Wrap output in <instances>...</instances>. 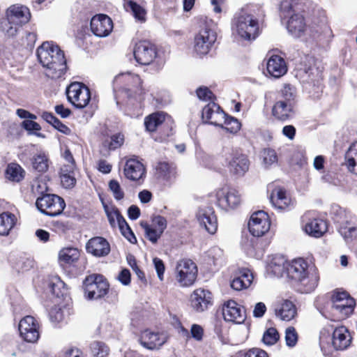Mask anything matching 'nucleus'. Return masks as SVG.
I'll return each mask as SVG.
<instances>
[{
  "label": "nucleus",
  "instance_id": "f257e3e1",
  "mask_svg": "<svg viewBox=\"0 0 357 357\" xmlns=\"http://www.w3.org/2000/svg\"><path fill=\"white\" fill-rule=\"evenodd\" d=\"M289 278L296 282L297 290L302 294L312 292L318 285L319 275L317 268L302 258L293 260L286 266Z\"/></svg>",
  "mask_w": 357,
  "mask_h": 357
},
{
  "label": "nucleus",
  "instance_id": "f03ea898",
  "mask_svg": "<svg viewBox=\"0 0 357 357\" xmlns=\"http://www.w3.org/2000/svg\"><path fill=\"white\" fill-rule=\"evenodd\" d=\"M37 57L45 74L52 79L61 77L67 70L66 60L63 52L51 42H44L37 49Z\"/></svg>",
  "mask_w": 357,
  "mask_h": 357
},
{
  "label": "nucleus",
  "instance_id": "7ed1b4c3",
  "mask_svg": "<svg viewBox=\"0 0 357 357\" xmlns=\"http://www.w3.org/2000/svg\"><path fill=\"white\" fill-rule=\"evenodd\" d=\"M303 2L299 0H284L280 5L282 18H288L287 29L295 37H300L305 29L304 17L300 14L305 11Z\"/></svg>",
  "mask_w": 357,
  "mask_h": 357
},
{
  "label": "nucleus",
  "instance_id": "20e7f679",
  "mask_svg": "<svg viewBox=\"0 0 357 357\" xmlns=\"http://www.w3.org/2000/svg\"><path fill=\"white\" fill-rule=\"evenodd\" d=\"M142 81L137 75L130 73H121L116 76L113 81V91L116 103L124 99L136 98V95L142 93Z\"/></svg>",
  "mask_w": 357,
  "mask_h": 357
},
{
  "label": "nucleus",
  "instance_id": "39448f33",
  "mask_svg": "<svg viewBox=\"0 0 357 357\" xmlns=\"http://www.w3.org/2000/svg\"><path fill=\"white\" fill-rule=\"evenodd\" d=\"M31 18L29 9L22 5L10 6L6 10V20L1 22V29L8 36H15Z\"/></svg>",
  "mask_w": 357,
  "mask_h": 357
},
{
  "label": "nucleus",
  "instance_id": "423d86ee",
  "mask_svg": "<svg viewBox=\"0 0 357 357\" xmlns=\"http://www.w3.org/2000/svg\"><path fill=\"white\" fill-rule=\"evenodd\" d=\"M234 26L237 35L243 40H255L259 35L257 20L245 10H242L234 17Z\"/></svg>",
  "mask_w": 357,
  "mask_h": 357
},
{
  "label": "nucleus",
  "instance_id": "0eeeda50",
  "mask_svg": "<svg viewBox=\"0 0 357 357\" xmlns=\"http://www.w3.org/2000/svg\"><path fill=\"white\" fill-rule=\"evenodd\" d=\"M215 24L212 21H206L201 26L194 40V50L197 54L205 55L208 53L217 39Z\"/></svg>",
  "mask_w": 357,
  "mask_h": 357
},
{
  "label": "nucleus",
  "instance_id": "6e6552de",
  "mask_svg": "<svg viewBox=\"0 0 357 357\" xmlns=\"http://www.w3.org/2000/svg\"><path fill=\"white\" fill-rule=\"evenodd\" d=\"M84 284L85 294L90 300L105 296L109 290V284L102 275L93 274L88 276Z\"/></svg>",
  "mask_w": 357,
  "mask_h": 357
},
{
  "label": "nucleus",
  "instance_id": "1a4fd4ad",
  "mask_svg": "<svg viewBox=\"0 0 357 357\" xmlns=\"http://www.w3.org/2000/svg\"><path fill=\"white\" fill-rule=\"evenodd\" d=\"M197 267L189 259L179 260L176 266V278L182 287H189L194 284L197 277Z\"/></svg>",
  "mask_w": 357,
  "mask_h": 357
},
{
  "label": "nucleus",
  "instance_id": "9d476101",
  "mask_svg": "<svg viewBox=\"0 0 357 357\" xmlns=\"http://www.w3.org/2000/svg\"><path fill=\"white\" fill-rule=\"evenodd\" d=\"M36 205L41 213L53 217L62 213L66 203L63 199L58 195L46 194L37 199Z\"/></svg>",
  "mask_w": 357,
  "mask_h": 357
},
{
  "label": "nucleus",
  "instance_id": "9b49d317",
  "mask_svg": "<svg viewBox=\"0 0 357 357\" xmlns=\"http://www.w3.org/2000/svg\"><path fill=\"white\" fill-rule=\"evenodd\" d=\"M67 99L75 107L83 109L91 100L89 89L80 82L70 84L66 89Z\"/></svg>",
  "mask_w": 357,
  "mask_h": 357
},
{
  "label": "nucleus",
  "instance_id": "f8f14e48",
  "mask_svg": "<svg viewBox=\"0 0 357 357\" xmlns=\"http://www.w3.org/2000/svg\"><path fill=\"white\" fill-rule=\"evenodd\" d=\"M226 162L229 174L236 178L243 176L249 169L248 156L238 151L229 153L226 157Z\"/></svg>",
  "mask_w": 357,
  "mask_h": 357
},
{
  "label": "nucleus",
  "instance_id": "ddd939ff",
  "mask_svg": "<svg viewBox=\"0 0 357 357\" xmlns=\"http://www.w3.org/2000/svg\"><path fill=\"white\" fill-rule=\"evenodd\" d=\"M332 301L333 312L340 319H345L352 314L356 305L355 300L345 291L334 294Z\"/></svg>",
  "mask_w": 357,
  "mask_h": 357
},
{
  "label": "nucleus",
  "instance_id": "4468645a",
  "mask_svg": "<svg viewBox=\"0 0 357 357\" xmlns=\"http://www.w3.org/2000/svg\"><path fill=\"white\" fill-rule=\"evenodd\" d=\"M271 222L268 214L264 211H258L252 214L248 222L250 233L256 237L264 236L270 229Z\"/></svg>",
  "mask_w": 357,
  "mask_h": 357
},
{
  "label": "nucleus",
  "instance_id": "2eb2a0df",
  "mask_svg": "<svg viewBox=\"0 0 357 357\" xmlns=\"http://www.w3.org/2000/svg\"><path fill=\"white\" fill-rule=\"evenodd\" d=\"M134 56L137 63L149 65L157 56L156 47L149 41H140L135 45Z\"/></svg>",
  "mask_w": 357,
  "mask_h": 357
},
{
  "label": "nucleus",
  "instance_id": "dca6fc26",
  "mask_svg": "<svg viewBox=\"0 0 357 357\" xmlns=\"http://www.w3.org/2000/svg\"><path fill=\"white\" fill-rule=\"evenodd\" d=\"M20 336L28 342H36L40 336L39 325L32 316H26L19 323Z\"/></svg>",
  "mask_w": 357,
  "mask_h": 357
},
{
  "label": "nucleus",
  "instance_id": "f3484780",
  "mask_svg": "<svg viewBox=\"0 0 357 357\" xmlns=\"http://www.w3.org/2000/svg\"><path fill=\"white\" fill-rule=\"evenodd\" d=\"M196 218L199 225L204 227L209 234H213L218 229V220L214 209L211 206L199 208Z\"/></svg>",
  "mask_w": 357,
  "mask_h": 357
},
{
  "label": "nucleus",
  "instance_id": "a211bd4d",
  "mask_svg": "<svg viewBox=\"0 0 357 357\" xmlns=\"http://www.w3.org/2000/svg\"><path fill=\"white\" fill-rule=\"evenodd\" d=\"M92 33L100 38L107 36L113 29V22L109 17L104 14L93 16L91 20Z\"/></svg>",
  "mask_w": 357,
  "mask_h": 357
},
{
  "label": "nucleus",
  "instance_id": "6ab92c4d",
  "mask_svg": "<svg viewBox=\"0 0 357 357\" xmlns=\"http://www.w3.org/2000/svg\"><path fill=\"white\" fill-rule=\"evenodd\" d=\"M202 116L204 123L222 127L225 113L218 105L211 102L203 108Z\"/></svg>",
  "mask_w": 357,
  "mask_h": 357
},
{
  "label": "nucleus",
  "instance_id": "aec40b11",
  "mask_svg": "<svg viewBox=\"0 0 357 357\" xmlns=\"http://www.w3.org/2000/svg\"><path fill=\"white\" fill-rule=\"evenodd\" d=\"M222 314L225 321L238 324L243 323L246 318L243 307L233 300H229L224 304Z\"/></svg>",
  "mask_w": 357,
  "mask_h": 357
},
{
  "label": "nucleus",
  "instance_id": "412c9836",
  "mask_svg": "<svg viewBox=\"0 0 357 357\" xmlns=\"http://www.w3.org/2000/svg\"><path fill=\"white\" fill-rule=\"evenodd\" d=\"M167 340V337L165 334L147 329L142 333L139 342L144 348L155 349L163 345Z\"/></svg>",
  "mask_w": 357,
  "mask_h": 357
},
{
  "label": "nucleus",
  "instance_id": "4be33fe9",
  "mask_svg": "<svg viewBox=\"0 0 357 357\" xmlns=\"http://www.w3.org/2000/svg\"><path fill=\"white\" fill-rule=\"evenodd\" d=\"M86 252L97 257H102L109 255L111 248L109 242L103 237L91 238L86 244Z\"/></svg>",
  "mask_w": 357,
  "mask_h": 357
},
{
  "label": "nucleus",
  "instance_id": "5701e85b",
  "mask_svg": "<svg viewBox=\"0 0 357 357\" xmlns=\"http://www.w3.org/2000/svg\"><path fill=\"white\" fill-rule=\"evenodd\" d=\"M123 172L126 178L136 181L142 179L145 176L146 169L138 160L130 158L126 162Z\"/></svg>",
  "mask_w": 357,
  "mask_h": 357
},
{
  "label": "nucleus",
  "instance_id": "b1692460",
  "mask_svg": "<svg viewBox=\"0 0 357 357\" xmlns=\"http://www.w3.org/2000/svg\"><path fill=\"white\" fill-rule=\"evenodd\" d=\"M212 303L211 292L202 289H197L191 295V305L197 312H203Z\"/></svg>",
  "mask_w": 357,
  "mask_h": 357
},
{
  "label": "nucleus",
  "instance_id": "393cba45",
  "mask_svg": "<svg viewBox=\"0 0 357 357\" xmlns=\"http://www.w3.org/2000/svg\"><path fill=\"white\" fill-rule=\"evenodd\" d=\"M275 316L281 320L289 321L296 315V307L295 305L289 300H284L282 302L274 305Z\"/></svg>",
  "mask_w": 357,
  "mask_h": 357
},
{
  "label": "nucleus",
  "instance_id": "a878e982",
  "mask_svg": "<svg viewBox=\"0 0 357 357\" xmlns=\"http://www.w3.org/2000/svg\"><path fill=\"white\" fill-rule=\"evenodd\" d=\"M351 337L345 326L335 328L333 333L332 344L336 350H344L351 344Z\"/></svg>",
  "mask_w": 357,
  "mask_h": 357
},
{
  "label": "nucleus",
  "instance_id": "bb28decb",
  "mask_svg": "<svg viewBox=\"0 0 357 357\" xmlns=\"http://www.w3.org/2000/svg\"><path fill=\"white\" fill-rule=\"evenodd\" d=\"M294 107V103L280 100L273 105L272 114L277 119L284 121L293 116Z\"/></svg>",
  "mask_w": 357,
  "mask_h": 357
},
{
  "label": "nucleus",
  "instance_id": "cd10ccee",
  "mask_svg": "<svg viewBox=\"0 0 357 357\" xmlns=\"http://www.w3.org/2000/svg\"><path fill=\"white\" fill-rule=\"evenodd\" d=\"M267 71L271 76L279 78L287 71L284 60L278 55L272 56L267 62Z\"/></svg>",
  "mask_w": 357,
  "mask_h": 357
},
{
  "label": "nucleus",
  "instance_id": "c85d7f7f",
  "mask_svg": "<svg viewBox=\"0 0 357 357\" xmlns=\"http://www.w3.org/2000/svg\"><path fill=\"white\" fill-rule=\"evenodd\" d=\"M253 280L252 273L248 268H242L236 273L231 282V287L236 291L247 289L250 286Z\"/></svg>",
  "mask_w": 357,
  "mask_h": 357
},
{
  "label": "nucleus",
  "instance_id": "c756f323",
  "mask_svg": "<svg viewBox=\"0 0 357 357\" xmlns=\"http://www.w3.org/2000/svg\"><path fill=\"white\" fill-rule=\"evenodd\" d=\"M300 76L304 84L319 89L321 86L322 73L315 67H310L300 72Z\"/></svg>",
  "mask_w": 357,
  "mask_h": 357
},
{
  "label": "nucleus",
  "instance_id": "7c9ffc66",
  "mask_svg": "<svg viewBox=\"0 0 357 357\" xmlns=\"http://www.w3.org/2000/svg\"><path fill=\"white\" fill-rule=\"evenodd\" d=\"M327 231V223L326 221L314 218L307 222L305 226V231L310 236L319 238Z\"/></svg>",
  "mask_w": 357,
  "mask_h": 357
},
{
  "label": "nucleus",
  "instance_id": "2f4dec72",
  "mask_svg": "<svg viewBox=\"0 0 357 357\" xmlns=\"http://www.w3.org/2000/svg\"><path fill=\"white\" fill-rule=\"evenodd\" d=\"M271 202L272 204L279 209H284L291 204L290 198L286 195V191L281 188H275L271 196Z\"/></svg>",
  "mask_w": 357,
  "mask_h": 357
},
{
  "label": "nucleus",
  "instance_id": "473e14b6",
  "mask_svg": "<svg viewBox=\"0 0 357 357\" xmlns=\"http://www.w3.org/2000/svg\"><path fill=\"white\" fill-rule=\"evenodd\" d=\"M332 215L334 222L339 225L340 229H347L351 222V214L338 206L333 208Z\"/></svg>",
  "mask_w": 357,
  "mask_h": 357
},
{
  "label": "nucleus",
  "instance_id": "72a5a7b5",
  "mask_svg": "<svg viewBox=\"0 0 357 357\" xmlns=\"http://www.w3.org/2000/svg\"><path fill=\"white\" fill-rule=\"evenodd\" d=\"M17 222L16 216L9 212L0 214V235L8 236Z\"/></svg>",
  "mask_w": 357,
  "mask_h": 357
},
{
  "label": "nucleus",
  "instance_id": "f704fd0d",
  "mask_svg": "<svg viewBox=\"0 0 357 357\" xmlns=\"http://www.w3.org/2000/svg\"><path fill=\"white\" fill-rule=\"evenodd\" d=\"M75 166L73 165H63L61 168V182L65 188H72L76 183L75 178Z\"/></svg>",
  "mask_w": 357,
  "mask_h": 357
},
{
  "label": "nucleus",
  "instance_id": "c9c22d12",
  "mask_svg": "<svg viewBox=\"0 0 357 357\" xmlns=\"http://www.w3.org/2000/svg\"><path fill=\"white\" fill-rule=\"evenodd\" d=\"M166 119V114L163 112H156L145 118L144 125L149 132L155 131L158 126L162 125Z\"/></svg>",
  "mask_w": 357,
  "mask_h": 357
},
{
  "label": "nucleus",
  "instance_id": "e433bc0d",
  "mask_svg": "<svg viewBox=\"0 0 357 357\" xmlns=\"http://www.w3.org/2000/svg\"><path fill=\"white\" fill-rule=\"evenodd\" d=\"M346 165L348 169L357 174V142H354L345 154Z\"/></svg>",
  "mask_w": 357,
  "mask_h": 357
},
{
  "label": "nucleus",
  "instance_id": "4c0bfd02",
  "mask_svg": "<svg viewBox=\"0 0 357 357\" xmlns=\"http://www.w3.org/2000/svg\"><path fill=\"white\" fill-rule=\"evenodd\" d=\"M50 291L56 297H62L67 294L66 284L58 276L52 277L48 283Z\"/></svg>",
  "mask_w": 357,
  "mask_h": 357
},
{
  "label": "nucleus",
  "instance_id": "58836bf2",
  "mask_svg": "<svg viewBox=\"0 0 357 357\" xmlns=\"http://www.w3.org/2000/svg\"><path fill=\"white\" fill-rule=\"evenodd\" d=\"M230 192V188L223 187L217 190L215 192V197L216 201V205L221 209L227 211L229 209V193Z\"/></svg>",
  "mask_w": 357,
  "mask_h": 357
},
{
  "label": "nucleus",
  "instance_id": "ea45409f",
  "mask_svg": "<svg viewBox=\"0 0 357 357\" xmlns=\"http://www.w3.org/2000/svg\"><path fill=\"white\" fill-rule=\"evenodd\" d=\"M123 6L126 11H130L136 19L144 21L146 10L135 0H123Z\"/></svg>",
  "mask_w": 357,
  "mask_h": 357
},
{
  "label": "nucleus",
  "instance_id": "a19ab883",
  "mask_svg": "<svg viewBox=\"0 0 357 357\" xmlns=\"http://www.w3.org/2000/svg\"><path fill=\"white\" fill-rule=\"evenodd\" d=\"M79 257V252L77 248L73 247L64 248L59 253V259L66 264H72Z\"/></svg>",
  "mask_w": 357,
  "mask_h": 357
},
{
  "label": "nucleus",
  "instance_id": "79ce46f5",
  "mask_svg": "<svg viewBox=\"0 0 357 357\" xmlns=\"http://www.w3.org/2000/svg\"><path fill=\"white\" fill-rule=\"evenodd\" d=\"M24 171L16 163L8 165L6 170V178L11 181L19 182L24 178Z\"/></svg>",
  "mask_w": 357,
  "mask_h": 357
},
{
  "label": "nucleus",
  "instance_id": "37998d69",
  "mask_svg": "<svg viewBox=\"0 0 357 357\" xmlns=\"http://www.w3.org/2000/svg\"><path fill=\"white\" fill-rule=\"evenodd\" d=\"M156 172L158 176L165 180L171 179L176 174V167L165 162H160L158 164Z\"/></svg>",
  "mask_w": 357,
  "mask_h": 357
},
{
  "label": "nucleus",
  "instance_id": "c03bdc74",
  "mask_svg": "<svg viewBox=\"0 0 357 357\" xmlns=\"http://www.w3.org/2000/svg\"><path fill=\"white\" fill-rule=\"evenodd\" d=\"M49 160L44 153H39L33 157V167L39 172H46L48 169Z\"/></svg>",
  "mask_w": 357,
  "mask_h": 357
},
{
  "label": "nucleus",
  "instance_id": "a18cd8bd",
  "mask_svg": "<svg viewBox=\"0 0 357 357\" xmlns=\"http://www.w3.org/2000/svg\"><path fill=\"white\" fill-rule=\"evenodd\" d=\"M122 235L131 243H136L137 238L123 217H120L118 224Z\"/></svg>",
  "mask_w": 357,
  "mask_h": 357
},
{
  "label": "nucleus",
  "instance_id": "49530a36",
  "mask_svg": "<svg viewBox=\"0 0 357 357\" xmlns=\"http://www.w3.org/2000/svg\"><path fill=\"white\" fill-rule=\"evenodd\" d=\"M140 226L144 229L146 237L153 243H157L162 233H160L144 221L140 222Z\"/></svg>",
  "mask_w": 357,
  "mask_h": 357
},
{
  "label": "nucleus",
  "instance_id": "de8ad7c7",
  "mask_svg": "<svg viewBox=\"0 0 357 357\" xmlns=\"http://www.w3.org/2000/svg\"><path fill=\"white\" fill-rule=\"evenodd\" d=\"M91 351L95 357H106L109 354V348L102 342H93L90 346Z\"/></svg>",
  "mask_w": 357,
  "mask_h": 357
},
{
  "label": "nucleus",
  "instance_id": "09e8293b",
  "mask_svg": "<svg viewBox=\"0 0 357 357\" xmlns=\"http://www.w3.org/2000/svg\"><path fill=\"white\" fill-rule=\"evenodd\" d=\"M221 128L231 133H236L240 130L241 123L236 119L231 116H227L225 114V117L222 122V127Z\"/></svg>",
  "mask_w": 357,
  "mask_h": 357
},
{
  "label": "nucleus",
  "instance_id": "8fccbe9b",
  "mask_svg": "<svg viewBox=\"0 0 357 357\" xmlns=\"http://www.w3.org/2000/svg\"><path fill=\"white\" fill-rule=\"evenodd\" d=\"M33 266V260L24 257H20V258L17 259L13 265V268L19 273L27 271L30 270Z\"/></svg>",
  "mask_w": 357,
  "mask_h": 357
},
{
  "label": "nucleus",
  "instance_id": "3c124183",
  "mask_svg": "<svg viewBox=\"0 0 357 357\" xmlns=\"http://www.w3.org/2000/svg\"><path fill=\"white\" fill-rule=\"evenodd\" d=\"M280 338V335L275 328H268L264 333L262 341L265 344H275Z\"/></svg>",
  "mask_w": 357,
  "mask_h": 357
},
{
  "label": "nucleus",
  "instance_id": "603ef678",
  "mask_svg": "<svg viewBox=\"0 0 357 357\" xmlns=\"http://www.w3.org/2000/svg\"><path fill=\"white\" fill-rule=\"evenodd\" d=\"M22 127L29 132V135H35L39 137H45V135L40 132H34V131H39L41 129L40 126L32 121V119L24 120L22 123Z\"/></svg>",
  "mask_w": 357,
  "mask_h": 357
},
{
  "label": "nucleus",
  "instance_id": "864d4df0",
  "mask_svg": "<svg viewBox=\"0 0 357 357\" xmlns=\"http://www.w3.org/2000/svg\"><path fill=\"white\" fill-rule=\"evenodd\" d=\"M105 211L112 227H115L116 222L119 223L120 217H123L119 211L115 208H109L104 206Z\"/></svg>",
  "mask_w": 357,
  "mask_h": 357
},
{
  "label": "nucleus",
  "instance_id": "5fc2aeb1",
  "mask_svg": "<svg viewBox=\"0 0 357 357\" xmlns=\"http://www.w3.org/2000/svg\"><path fill=\"white\" fill-rule=\"evenodd\" d=\"M123 135L119 133L112 135L109 140H105L103 145L107 146L110 150H114L120 147L123 144Z\"/></svg>",
  "mask_w": 357,
  "mask_h": 357
},
{
  "label": "nucleus",
  "instance_id": "6e6d98bb",
  "mask_svg": "<svg viewBox=\"0 0 357 357\" xmlns=\"http://www.w3.org/2000/svg\"><path fill=\"white\" fill-rule=\"evenodd\" d=\"M281 95L283 98L282 100V101H289L291 102V103H294L296 89L289 84H285L281 90Z\"/></svg>",
  "mask_w": 357,
  "mask_h": 357
},
{
  "label": "nucleus",
  "instance_id": "4d7b16f0",
  "mask_svg": "<svg viewBox=\"0 0 357 357\" xmlns=\"http://www.w3.org/2000/svg\"><path fill=\"white\" fill-rule=\"evenodd\" d=\"M109 189L112 192L114 199L117 201L121 200L124 197V192L116 180H111L109 182Z\"/></svg>",
  "mask_w": 357,
  "mask_h": 357
},
{
  "label": "nucleus",
  "instance_id": "13d9d810",
  "mask_svg": "<svg viewBox=\"0 0 357 357\" xmlns=\"http://www.w3.org/2000/svg\"><path fill=\"white\" fill-rule=\"evenodd\" d=\"M298 341V333L296 329L292 327H288L285 330V342L289 347H294Z\"/></svg>",
  "mask_w": 357,
  "mask_h": 357
},
{
  "label": "nucleus",
  "instance_id": "bf43d9fd",
  "mask_svg": "<svg viewBox=\"0 0 357 357\" xmlns=\"http://www.w3.org/2000/svg\"><path fill=\"white\" fill-rule=\"evenodd\" d=\"M264 163L267 165H271L278 160V156L275 151L271 149H265L262 152Z\"/></svg>",
  "mask_w": 357,
  "mask_h": 357
},
{
  "label": "nucleus",
  "instance_id": "052dcab7",
  "mask_svg": "<svg viewBox=\"0 0 357 357\" xmlns=\"http://www.w3.org/2000/svg\"><path fill=\"white\" fill-rule=\"evenodd\" d=\"M284 269L283 261L278 262L276 259L272 260L268 266V270L275 276L282 275Z\"/></svg>",
  "mask_w": 357,
  "mask_h": 357
},
{
  "label": "nucleus",
  "instance_id": "680f3d73",
  "mask_svg": "<svg viewBox=\"0 0 357 357\" xmlns=\"http://www.w3.org/2000/svg\"><path fill=\"white\" fill-rule=\"evenodd\" d=\"M229 197V209L236 208L241 203V195L236 189L230 188Z\"/></svg>",
  "mask_w": 357,
  "mask_h": 357
},
{
  "label": "nucleus",
  "instance_id": "e2e57ef3",
  "mask_svg": "<svg viewBox=\"0 0 357 357\" xmlns=\"http://www.w3.org/2000/svg\"><path fill=\"white\" fill-rule=\"evenodd\" d=\"M151 226L160 233H163L167 227V220L164 217L158 215L153 219Z\"/></svg>",
  "mask_w": 357,
  "mask_h": 357
},
{
  "label": "nucleus",
  "instance_id": "0e129e2a",
  "mask_svg": "<svg viewBox=\"0 0 357 357\" xmlns=\"http://www.w3.org/2000/svg\"><path fill=\"white\" fill-rule=\"evenodd\" d=\"M197 96L199 100H211L213 98V94L207 87L200 86L196 91Z\"/></svg>",
  "mask_w": 357,
  "mask_h": 357
},
{
  "label": "nucleus",
  "instance_id": "69168bd1",
  "mask_svg": "<svg viewBox=\"0 0 357 357\" xmlns=\"http://www.w3.org/2000/svg\"><path fill=\"white\" fill-rule=\"evenodd\" d=\"M158 277L160 280H163L164 272L165 270L164 263L162 259L155 257L153 260Z\"/></svg>",
  "mask_w": 357,
  "mask_h": 357
},
{
  "label": "nucleus",
  "instance_id": "338daca9",
  "mask_svg": "<svg viewBox=\"0 0 357 357\" xmlns=\"http://www.w3.org/2000/svg\"><path fill=\"white\" fill-rule=\"evenodd\" d=\"M243 357H268V354L259 348H252L245 352Z\"/></svg>",
  "mask_w": 357,
  "mask_h": 357
},
{
  "label": "nucleus",
  "instance_id": "774afa93",
  "mask_svg": "<svg viewBox=\"0 0 357 357\" xmlns=\"http://www.w3.org/2000/svg\"><path fill=\"white\" fill-rule=\"evenodd\" d=\"M191 335L196 340H201L203 337V328L197 324H193L191 327Z\"/></svg>",
  "mask_w": 357,
  "mask_h": 357
}]
</instances>
